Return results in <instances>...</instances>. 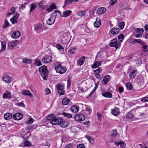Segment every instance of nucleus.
<instances>
[{
    "label": "nucleus",
    "mask_w": 148,
    "mask_h": 148,
    "mask_svg": "<svg viewBox=\"0 0 148 148\" xmlns=\"http://www.w3.org/2000/svg\"><path fill=\"white\" fill-rule=\"evenodd\" d=\"M42 77L44 80L47 79L48 75V71L46 66H43L39 67L38 69Z\"/></svg>",
    "instance_id": "obj_1"
},
{
    "label": "nucleus",
    "mask_w": 148,
    "mask_h": 148,
    "mask_svg": "<svg viewBox=\"0 0 148 148\" xmlns=\"http://www.w3.org/2000/svg\"><path fill=\"white\" fill-rule=\"evenodd\" d=\"M56 12L58 13L60 15H61V14L60 11L55 10L53 13L51 15V18L48 19L47 21V23L48 25H51L54 23L55 21V16L56 15Z\"/></svg>",
    "instance_id": "obj_2"
},
{
    "label": "nucleus",
    "mask_w": 148,
    "mask_h": 148,
    "mask_svg": "<svg viewBox=\"0 0 148 148\" xmlns=\"http://www.w3.org/2000/svg\"><path fill=\"white\" fill-rule=\"evenodd\" d=\"M55 68L57 73L61 74L64 73L67 70L66 67L62 66L61 64H60L56 65Z\"/></svg>",
    "instance_id": "obj_3"
},
{
    "label": "nucleus",
    "mask_w": 148,
    "mask_h": 148,
    "mask_svg": "<svg viewBox=\"0 0 148 148\" xmlns=\"http://www.w3.org/2000/svg\"><path fill=\"white\" fill-rule=\"evenodd\" d=\"M56 89L57 90L58 92L60 95L64 94V85L61 83H59L56 87Z\"/></svg>",
    "instance_id": "obj_4"
},
{
    "label": "nucleus",
    "mask_w": 148,
    "mask_h": 148,
    "mask_svg": "<svg viewBox=\"0 0 148 148\" xmlns=\"http://www.w3.org/2000/svg\"><path fill=\"white\" fill-rule=\"evenodd\" d=\"M121 43L117 40V38H114L111 40V42L109 44L110 47H115L116 49L120 46Z\"/></svg>",
    "instance_id": "obj_5"
},
{
    "label": "nucleus",
    "mask_w": 148,
    "mask_h": 148,
    "mask_svg": "<svg viewBox=\"0 0 148 148\" xmlns=\"http://www.w3.org/2000/svg\"><path fill=\"white\" fill-rule=\"evenodd\" d=\"M74 118L77 121H82L84 120L85 118L84 115L82 114H79L75 115Z\"/></svg>",
    "instance_id": "obj_6"
},
{
    "label": "nucleus",
    "mask_w": 148,
    "mask_h": 148,
    "mask_svg": "<svg viewBox=\"0 0 148 148\" xmlns=\"http://www.w3.org/2000/svg\"><path fill=\"white\" fill-rule=\"evenodd\" d=\"M62 122V119L60 117H57L55 118L54 120L50 121L51 123L53 125H57L58 124H60Z\"/></svg>",
    "instance_id": "obj_7"
},
{
    "label": "nucleus",
    "mask_w": 148,
    "mask_h": 148,
    "mask_svg": "<svg viewBox=\"0 0 148 148\" xmlns=\"http://www.w3.org/2000/svg\"><path fill=\"white\" fill-rule=\"evenodd\" d=\"M34 30L37 33H40V30H41L42 28V25L41 24H37L34 25Z\"/></svg>",
    "instance_id": "obj_8"
},
{
    "label": "nucleus",
    "mask_w": 148,
    "mask_h": 148,
    "mask_svg": "<svg viewBox=\"0 0 148 148\" xmlns=\"http://www.w3.org/2000/svg\"><path fill=\"white\" fill-rule=\"evenodd\" d=\"M52 57L49 56H46L44 57L42 61L43 63L47 64L50 63L51 62Z\"/></svg>",
    "instance_id": "obj_9"
},
{
    "label": "nucleus",
    "mask_w": 148,
    "mask_h": 148,
    "mask_svg": "<svg viewBox=\"0 0 148 148\" xmlns=\"http://www.w3.org/2000/svg\"><path fill=\"white\" fill-rule=\"evenodd\" d=\"M3 81L7 83H10L12 79V78L10 77L7 75H5L2 78Z\"/></svg>",
    "instance_id": "obj_10"
},
{
    "label": "nucleus",
    "mask_w": 148,
    "mask_h": 148,
    "mask_svg": "<svg viewBox=\"0 0 148 148\" xmlns=\"http://www.w3.org/2000/svg\"><path fill=\"white\" fill-rule=\"evenodd\" d=\"M23 118V115L20 113H16L13 116V118L16 120H19Z\"/></svg>",
    "instance_id": "obj_11"
},
{
    "label": "nucleus",
    "mask_w": 148,
    "mask_h": 148,
    "mask_svg": "<svg viewBox=\"0 0 148 148\" xmlns=\"http://www.w3.org/2000/svg\"><path fill=\"white\" fill-rule=\"evenodd\" d=\"M137 74V71L135 69L131 71L130 69V73L129 74L130 77L132 78H134Z\"/></svg>",
    "instance_id": "obj_12"
},
{
    "label": "nucleus",
    "mask_w": 148,
    "mask_h": 148,
    "mask_svg": "<svg viewBox=\"0 0 148 148\" xmlns=\"http://www.w3.org/2000/svg\"><path fill=\"white\" fill-rule=\"evenodd\" d=\"M19 14L17 13L16 16H14L10 19L11 23L13 24L16 23H17L18 18Z\"/></svg>",
    "instance_id": "obj_13"
},
{
    "label": "nucleus",
    "mask_w": 148,
    "mask_h": 148,
    "mask_svg": "<svg viewBox=\"0 0 148 148\" xmlns=\"http://www.w3.org/2000/svg\"><path fill=\"white\" fill-rule=\"evenodd\" d=\"M101 62L99 61H95L94 63L91 65V67L92 69H96L101 66Z\"/></svg>",
    "instance_id": "obj_14"
},
{
    "label": "nucleus",
    "mask_w": 148,
    "mask_h": 148,
    "mask_svg": "<svg viewBox=\"0 0 148 148\" xmlns=\"http://www.w3.org/2000/svg\"><path fill=\"white\" fill-rule=\"evenodd\" d=\"M79 109V107L78 106L74 105L71 106L70 110L72 112L74 113H76L78 111Z\"/></svg>",
    "instance_id": "obj_15"
},
{
    "label": "nucleus",
    "mask_w": 148,
    "mask_h": 148,
    "mask_svg": "<svg viewBox=\"0 0 148 148\" xmlns=\"http://www.w3.org/2000/svg\"><path fill=\"white\" fill-rule=\"evenodd\" d=\"M119 29L118 28L113 27L111 29L110 32L112 34L115 35L119 33Z\"/></svg>",
    "instance_id": "obj_16"
},
{
    "label": "nucleus",
    "mask_w": 148,
    "mask_h": 148,
    "mask_svg": "<svg viewBox=\"0 0 148 148\" xmlns=\"http://www.w3.org/2000/svg\"><path fill=\"white\" fill-rule=\"evenodd\" d=\"M106 8L103 7H101L99 8L97 10L96 12L98 14H101L104 13L106 11Z\"/></svg>",
    "instance_id": "obj_17"
},
{
    "label": "nucleus",
    "mask_w": 148,
    "mask_h": 148,
    "mask_svg": "<svg viewBox=\"0 0 148 148\" xmlns=\"http://www.w3.org/2000/svg\"><path fill=\"white\" fill-rule=\"evenodd\" d=\"M143 44H141L142 47L143 51L145 52H148V46H147L146 43L143 41Z\"/></svg>",
    "instance_id": "obj_18"
},
{
    "label": "nucleus",
    "mask_w": 148,
    "mask_h": 148,
    "mask_svg": "<svg viewBox=\"0 0 148 148\" xmlns=\"http://www.w3.org/2000/svg\"><path fill=\"white\" fill-rule=\"evenodd\" d=\"M56 8V6L54 3H52L49 6V8L46 10V11L48 12L52 11L53 9Z\"/></svg>",
    "instance_id": "obj_19"
},
{
    "label": "nucleus",
    "mask_w": 148,
    "mask_h": 148,
    "mask_svg": "<svg viewBox=\"0 0 148 148\" xmlns=\"http://www.w3.org/2000/svg\"><path fill=\"white\" fill-rule=\"evenodd\" d=\"M11 94L10 92L6 91V92L3 94L2 97L3 99H10L11 97Z\"/></svg>",
    "instance_id": "obj_20"
},
{
    "label": "nucleus",
    "mask_w": 148,
    "mask_h": 148,
    "mask_svg": "<svg viewBox=\"0 0 148 148\" xmlns=\"http://www.w3.org/2000/svg\"><path fill=\"white\" fill-rule=\"evenodd\" d=\"M110 79V76L109 75H107L105 76L103 78L102 82L103 84H106L109 81Z\"/></svg>",
    "instance_id": "obj_21"
},
{
    "label": "nucleus",
    "mask_w": 148,
    "mask_h": 148,
    "mask_svg": "<svg viewBox=\"0 0 148 148\" xmlns=\"http://www.w3.org/2000/svg\"><path fill=\"white\" fill-rule=\"evenodd\" d=\"M21 93L23 95H28L30 97H32L33 96L32 94L29 91L26 90H22L21 92Z\"/></svg>",
    "instance_id": "obj_22"
},
{
    "label": "nucleus",
    "mask_w": 148,
    "mask_h": 148,
    "mask_svg": "<svg viewBox=\"0 0 148 148\" xmlns=\"http://www.w3.org/2000/svg\"><path fill=\"white\" fill-rule=\"evenodd\" d=\"M20 32L17 30L13 32L12 34V36L14 38H17L20 37Z\"/></svg>",
    "instance_id": "obj_23"
},
{
    "label": "nucleus",
    "mask_w": 148,
    "mask_h": 148,
    "mask_svg": "<svg viewBox=\"0 0 148 148\" xmlns=\"http://www.w3.org/2000/svg\"><path fill=\"white\" fill-rule=\"evenodd\" d=\"M101 24L100 19L99 18H97L96 21L94 24V27L96 28H98L100 26Z\"/></svg>",
    "instance_id": "obj_24"
},
{
    "label": "nucleus",
    "mask_w": 148,
    "mask_h": 148,
    "mask_svg": "<svg viewBox=\"0 0 148 148\" xmlns=\"http://www.w3.org/2000/svg\"><path fill=\"white\" fill-rule=\"evenodd\" d=\"M85 56H82L77 60V63L80 66L82 65L85 61Z\"/></svg>",
    "instance_id": "obj_25"
},
{
    "label": "nucleus",
    "mask_w": 148,
    "mask_h": 148,
    "mask_svg": "<svg viewBox=\"0 0 148 148\" xmlns=\"http://www.w3.org/2000/svg\"><path fill=\"white\" fill-rule=\"evenodd\" d=\"M37 5L36 4L33 3H31L29 6L30 8V10L29 12V14H30L32 11L35 10L37 7Z\"/></svg>",
    "instance_id": "obj_26"
},
{
    "label": "nucleus",
    "mask_w": 148,
    "mask_h": 148,
    "mask_svg": "<svg viewBox=\"0 0 148 148\" xmlns=\"http://www.w3.org/2000/svg\"><path fill=\"white\" fill-rule=\"evenodd\" d=\"M112 113L114 116L118 115L119 113V110L118 108H115L114 109L112 110Z\"/></svg>",
    "instance_id": "obj_27"
},
{
    "label": "nucleus",
    "mask_w": 148,
    "mask_h": 148,
    "mask_svg": "<svg viewBox=\"0 0 148 148\" xmlns=\"http://www.w3.org/2000/svg\"><path fill=\"white\" fill-rule=\"evenodd\" d=\"M55 115L53 114H50L48 115L46 119L49 120L51 121H52L54 120L55 118Z\"/></svg>",
    "instance_id": "obj_28"
},
{
    "label": "nucleus",
    "mask_w": 148,
    "mask_h": 148,
    "mask_svg": "<svg viewBox=\"0 0 148 148\" xmlns=\"http://www.w3.org/2000/svg\"><path fill=\"white\" fill-rule=\"evenodd\" d=\"M4 117L5 119L9 120L12 118V116L11 113H7L4 115Z\"/></svg>",
    "instance_id": "obj_29"
},
{
    "label": "nucleus",
    "mask_w": 148,
    "mask_h": 148,
    "mask_svg": "<svg viewBox=\"0 0 148 148\" xmlns=\"http://www.w3.org/2000/svg\"><path fill=\"white\" fill-rule=\"evenodd\" d=\"M132 42L133 44H135L136 43H138L139 44L141 45V44H143V41L142 40L140 39H136L133 38L132 40Z\"/></svg>",
    "instance_id": "obj_30"
},
{
    "label": "nucleus",
    "mask_w": 148,
    "mask_h": 148,
    "mask_svg": "<svg viewBox=\"0 0 148 148\" xmlns=\"http://www.w3.org/2000/svg\"><path fill=\"white\" fill-rule=\"evenodd\" d=\"M72 12V11L70 10H67L64 11L63 14V17H66L69 16Z\"/></svg>",
    "instance_id": "obj_31"
},
{
    "label": "nucleus",
    "mask_w": 148,
    "mask_h": 148,
    "mask_svg": "<svg viewBox=\"0 0 148 148\" xmlns=\"http://www.w3.org/2000/svg\"><path fill=\"white\" fill-rule=\"evenodd\" d=\"M69 99L67 98H64L62 101V104L64 105H68L69 103Z\"/></svg>",
    "instance_id": "obj_32"
},
{
    "label": "nucleus",
    "mask_w": 148,
    "mask_h": 148,
    "mask_svg": "<svg viewBox=\"0 0 148 148\" xmlns=\"http://www.w3.org/2000/svg\"><path fill=\"white\" fill-rule=\"evenodd\" d=\"M102 95L105 97L109 98H111L112 96V94L111 93L108 92L103 93L102 94Z\"/></svg>",
    "instance_id": "obj_33"
},
{
    "label": "nucleus",
    "mask_w": 148,
    "mask_h": 148,
    "mask_svg": "<svg viewBox=\"0 0 148 148\" xmlns=\"http://www.w3.org/2000/svg\"><path fill=\"white\" fill-rule=\"evenodd\" d=\"M32 59H30L23 58L22 62L24 64H30L32 62Z\"/></svg>",
    "instance_id": "obj_34"
},
{
    "label": "nucleus",
    "mask_w": 148,
    "mask_h": 148,
    "mask_svg": "<svg viewBox=\"0 0 148 148\" xmlns=\"http://www.w3.org/2000/svg\"><path fill=\"white\" fill-rule=\"evenodd\" d=\"M10 24L8 23V20L5 19L4 21V23L2 27L3 28H6L9 26Z\"/></svg>",
    "instance_id": "obj_35"
},
{
    "label": "nucleus",
    "mask_w": 148,
    "mask_h": 148,
    "mask_svg": "<svg viewBox=\"0 0 148 148\" xmlns=\"http://www.w3.org/2000/svg\"><path fill=\"white\" fill-rule=\"evenodd\" d=\"M126 87L127 90H131L133 88L132 84L130 82L127 83L126 85Z\"/></svg>",
    "instance_id": "obj_36"
},
{
    "label": "nucleus",
    "mask_w": 148,
    "mask_h": 148,
    "mask_svg": "<svg viewBox=\"0 0 148 148\" xmlns=\"http://www.w3.org/2000/svg\"><path fill=\"white\" fill-rule=\"evenodd\" d=\"M118 38L119 40L118 41L119 42H121L123 41V40L124 38V36L123 34H121L118 36Z\"/></svg>",
    "instance_id": "obj_37"
},
{
    "label": "nucleus",
    "mask_w": 148,
    "mask_h": 148,
    "mask_svg": "<svg viewBox=\"0 0 148 148\" xmlns=\"http://www.w3.org/2000/svg\"><path fill=\"white\" fill-rule=\"evenodd\" d=\"M43 2H40L39 3H38V5L39 6L40 8H41L43 9H44L45 8H47L48 7L47 5H43Z\"/></svg>",
    "instance_id": "obj_38"
},
{
    "label": "nucleus",
    "mask_w": 148,
    "mask_h": 148,
    "mask_svg": "<svg viewBox=\"0 0 148 148\" xmlns=\"http://www.w3.org/2000/svg\"><path fill=\"white\" fill-rule=\"evenodd\" d=\"M60 125L61 127L64 128L67 127L68 126V123L64 121H63L62 120V122L61 123Z\"/></svg>",
    "instance_id": "obj_39"
},
{
    "label": "nucleus",
    "mask_w": 148,
    "mask_h": 148,
    "mask_svg": "<svg viewBox=\"0 0 148 148\" xmlns=\"http://www.w3.org/2000/svg\"><path fill=\"white\" fill-rule=\"evenodd\" d=\"M15 46V45L13 41L9 42H8V47L10 49H13Z\"/></svg>",
    "instance_id": "obj_40"
},
{
    "label": "nucleus",
    "mask_w": 148,
    "mask_h": 148,
    "mask_svg": "<svg viewBox=\"0 0 148 148\" xmlns=\"http://www.w3.org/2000/svg\"><path fill=\"white\" fill-rule=\"evenodd\" d=\"M62 115L68 118H71L72 116V114H71L65 112H64L62 113Z\"/></svg>",
    "instance_id": "obj_41"
},
{
    "label": "nucleus",
    "mask_w": 148,
    "mask_h": 148,
    "mask_svg": "<svg viewBox=\"0 0 148 148\" xmlns=\"http://www.w3.org/2000/svg\"><path fill=\"white\" fill-rule=\"evenodd\" d=\"M117 132L116 130H113L112 133L111 134V136L112 137H115L117 136Z\"/></svg>",
    "instance_id": "obj_42"
},
{
    "label": "nucleus",
    "mask_w": 148,
    "mask_h": 148,
    "mask_svg": "<svg viewBox=\"0 0 148 148\" xmlns=\"http://www.w3.org/2000/svg\"><path fill=\"white\" fill-rule=\"evenodd\" d=\"M144 31V29L142 28H137L136 29V32L137 33H139L140 34H142L143 33Z\"/></svg>",
    "instance_id": "obj_43"
},
{
    "label": "nucleus",
    "mask_w": 148,
    "mask_h": 148,
    "mask_svg": "<svg viewBox=\"0 0 148 148\" xmlns=\"http://www.w3.org/2000/svg\"><path fill=\"white\" fill-rule=\"evenodd\" d=\"M125 25V23L123 22H121L120 23L119 25V27L120 28L121 30L123 29Z\"/></svg>",
    "instance_id": "obj_44"
},
{
    "label": "nucleus",
    "mask_w": 148,
    "mask_h": 148,
    "mask_svg": "<svg viewBox=\"0 0 148 148\" xmlns=\"http://www.w3.org/2000/svg\"><path fill=\"white\" fill-rule=\"evenodd\" d=\"M34 64L37 66H40L42 65V64L39 59H36L35 61Z\"/></svg>",
    "instance_id": "obj_45"
},
{
    "label": "nucleus",
    "mask_w": 148,
    "mask_h": 148,
    "mask_svg": "<svg viewBox=\"0 0 148 148\" xmlns=\"http://www.w3.org/2000/svg\"><path fill=\"white\" fill-rule=\"evenodd\" d=\"M85 11H81L79 12L77 14V15L78 16H82L85 14Z\"/></svg>",
    "instance_id": "obj_46"
},
{
    "label": "nucleus",
    "mask_w": 148,
    "mask_h": 148,
    "mask_svg": "<svg viewBox=\"0 0 148 148\" xmlns=\"http://www.w3.org/2000/svg\"><path fill=\"white\" fill-rule=\"evenodd\" d=\"M133 114L131 112L128 113L126 116L127 118H131L134 116Z\"/></svg>",
    "instance_id": "obj_47"
},
{
    "label": "nucleus",
    "mask_w": 148,
    "mask_h": 148,
    "mask_svg": "<svg viewBox=\"0 0 148 148\" xmlns=\"http://www.w3.org/2000/svg\"><path fill=\"white\" fill-rule=\"evenodd\" d=\"M102 53V52L99 51L98 53L97 56H96V59L99 60L98 58H100Z\"/></svg>",
    "instance_id": "obj_48"
},
{
    "label": "nucleus",
    "mask_w": 148,
    "mask_h": 148,
    "mask_svg": "<svg viewBox=\"0 0 148 148\" xmlns=\"http://www.w3.org/2000/svg\"><path fill=\"white\" fill-rule=\"evenodd\" d=\"M76 48L74 47L71 48L69 51V53L71 54H74L75 53V50Z\"/></svg>",
    "instance_id": "obj_49"
},
{
    "label": "nucleus",
    "mask_w": 148,
    "mask_h": 148,
    "mask_svg": "<svg viewBox=\"0 0 148 148\" xmlns=\"http://www.w3.org/2000/svg\"><path fill=\"white\" fill-rule=\"evenodd\" d=\"M102 69L101 67H99L97 69L95 70L94 71V72L95 73H100L102 71Z\"/></svg>",
    "instance_id": "obj_50"
},
{
    "label": "nucleus",
    "mask_w": 148,
    "mask_h": 148,
    "mask_svg": "<svg viewBox=\"0 0 148 148\" xmlns=\"http://www.w3.org/2000/svg\"><path fill=\"white\" fill-rule=\"evenodd\" d=\"M120 147L122 148H125L126 146V144L125 142L122 141H121L120 145Z\"/></svg>",
    "instance_id": "obj_51"
},
{
    "label": "nucleus",
    "mask_w": 148,
    "mask_h": 148,
    "mask_svg": "<svg viewBox=\"0 0 148 148\" xmlns=\"http://www.w3.org/2000/svg\"><path fill=\"white\" fill-rule=\"evenodd\" d=\"M56 47L59 50L61 49L63 50L64 51V48L62 46L59 44H57L56 45Z\"/></svg>",
    "instance_id": "obj_52"
},
{
    "label": "nucleus",
    "mask_w": 148,
    "mask_h": 148,
    "mask_svg": "<svg viewBox=\"0 0 148 148\" xmlns=\"http://www.w3.org/2000/svg\"><path fill=\"white\" fill-rule=\"evenodd\" d=\"M85 112L87 114L89 115L91 113L90 109L88 107L86 108L85 110Z\"/></svg>",
    "instance_id": "obj_53"
},
{
    "label": "nucleus",
    "mask_w": 148,
    "mask_h": 148,
    "mask_svg": "<svg viewBox=\"0 0 148 148\" xmlns=\"http://www.w3.org/2000/svg\"><path fill=\"white\" fill-rule=\"evenodd\" d=\"M24 144L25 146H30L31 145V142L27 140H26L25 142L24 143Z\"/></svg>",
    "instance_id": "obj_54"
},
{
    "label": "nucleus",
    "mask_w": 148,
    "mask_h": 148,
    "mask_svg": "<svg viewBox=\"0 0 148 148\" xmlns=\"http://www.w3.org/2000/svg\"><path fill=\"white\" fill-rule=\"evenodd\" d=\"M141 101L143 102H148V97H146L142 98Z\"/></svg>",
    "instance_id": "obj_55"
},
{
    "label": "nucleus",
    "mask_w": 148,
    "mask_h": 148,
    "mask_svg": "<svg viewBox=\"0 0 148 148\" xmlns=\"http://www.w3.org/2000/svg\"><path fill=\"white\" fill-rule=\"evenodd\" d=\"M74 145L72 144H69L65 147V148H74Z\"/></svg>",
    "instance_id": "obj_56"
},
{
    "label": "nucleus",
    "mask_w": 148,
    "mask_h": 148,
    "mask_svg": "<svg viewBox=\"0 0 148 148\" xmlns=\"http://www.w3.org/2000/svg\"><path fill=\"white\" fill-rule=\"evenodd\" d=\"M72 2L71 0H65L64 2V6L69 5Z\"/></svg>",
    "instance_id": "obj_57"
},
{
    "label": "nucleus",
    "mask_w": 148,
    "mask_h": 148,
    "mask_svg": "<svg viewBox=\"0 0 148 148\" xmlns=\"http://www.w3.org/2000/svg\"><path fill=\"white\" fill-rule=\"evenodd\" d=\"M16 105L18 106H21L23 107H25L24 104L21 102L17 103H16Z\"/></svg>",
    "instance_id": "obj_58"
},
{
    "label": "nucleus",
    "mask_w": 148,
    "mask_h": 148,
    "mask_svg": "<svg viewBox=\"0 0 148 148\" xmlns=\"http://www.w3.org/2000/svg\"><path fill=\"white\" fill-rule=\"evenodd\" d=\"M6 48V45L5 43H2V48L1 50L2 51H4L5 50Z\"/></svg>",
    "instance_id": "obj_59"
},
{
    "label": "nucleus",
    "mask_w": 148,
    "mask_h": 148,
    "mask_svg": "<svg viewBox=\"0 0 148 148\" xmlns=\"http://www.w3.org/2000/svg\"><path fill=\"white\" fill-rule=\"evenodd\" d=\"M111 2L110 3V5H113L117 2V0H110Z\"/></svg>",
    "instance_id": "obj_60"
},
{
    "label": "nucleus",
    "mask_w": 148,
    "mask_h": 148,
    "mask_svg": "<svg viewBox=\"0 0 148 148\" xmlns=\"http://www.w3.org/2000/svg\"><path fill=\"white\" fill-rule=\"evenodd\" d=\"M77 148H85V146L83 144H79L77 145Z\"/></svg>",
    "instance_id": "obj_61"
},
{
    "label": "nucleus",
    "mask_w": 148,
    "mask_h": 148,
    "mask_svg": "<svg viewBox=\"0 0 148 148\" xmlns=\"http://www.w3.org/2000/svg\"><path fill=\"white\" fill-rule=\"evenodd\" d=\"M50 92V90L49 89L47 88L45 89V93L46 95H48Z\"/></svg>",
    "instance_id": "obj_62"
},
{
    "label": "nucleus",
    "mask_w": 148,
    "mask_h": 148,
    "mask_svg": "<svg viewBox=\"0 0 148 148\" xmlns=\"http://www.w3.org/2000/svg\"><path fill=\"white\" fill-rule=\"evenodd\" d=\"M71 36L69 35L68 36L67 38L65 39V40L67 41L66 43H68L71 40Z\"/></svg>",
    "instance_id": "obj_63"
},
{
    "label": "nucleus",
    "mask_w": 148,
    "mask_h": 148,
    "mask_svg": "<svg viewBox=\"0 0 148 148\" xmlns=\"http://www.w3.org/2000/svg\"><path fill=\"white\" fill-rule=\"evenodd\" d=\"M14 42L15 45L18 44L20 43L19 40H16L14 41H12Z\"/></svg>",
    "instance_id": "obj_64"
}]
</instances>
